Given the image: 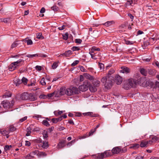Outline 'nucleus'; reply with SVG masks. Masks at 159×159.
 <instances>
[{
  "instance_id": "nucleus-1",
  "label": "nucleus",
  "mask_w": 159,
  "mask_h": 159,
  "mask_svg": "<svg viewBox=\"0 0 159 159\" xmlns=\"http://www.w3.org/2000/svg\"><path fill=\"white\" fill-rule=\"evenodd\" d=\"M114 77L112 76H107L103 77L101 79V82L104 86L105 88L107 89H110L112 85Z\"/></svg>"
},
{
  "instance_id": "nucleus-2",
  "label": "nucleus",
  "mask_w": 159,
  "mask_h": 159,
  "mask_svg": "<svg viewBox=\"0 0 159 159\" xmlns=\"http://www.w3.org/2000/svg\"><path fill=\"white\" fill-rule=\"evenodd\" d=\"M79 93V90L76 87L71 86L69 88H66V94L68 96H71L74 94H77Z\"/></svg>"
},
{
  "instance_id": "nucleus-3",
  "label": "nucleus",
  "mask_w": 159,
  "mask_h": 159,
  "mask_svg": "<svg viewBox=\"0 0 159 159\" xmlns=\"http://www.w3.org/2000/svg\"><path fill=\"white\" fill-rule=\"evenodd\" d=\"M89 85V82L88 80H85L83 84L79 87V90L81 91H85L88 89V86Z\"/></svg>"
},
{
  "instance_id": "nucleus-4",
  "label": "nucleus",
  "mask_w": 159,
  "mask_h": 159,
  "mask_svg": "<svg viewBox=\"0 0 159 159\" xmlns=\"http://www.w3.org/2000/svg\"><path fill=\"white\" fill-rule=\"evenodd\" d=\"M128 82L131 87H134L138 84L139 81L137 80L133 79H128Z\"/></svg>"
},
{
  "instance_id": "nucleus-5",
  "label": "nucleus",
  "mask_w": 159,
  "mask_h": 159,
  "mask_svg": "<svg viewBox=\"0 0 159 159\" xmlns=\"http://www.w3.org/2000/svg\"><path fill=\"white\" fill-rule=\"evenodd\" d=\"M141 85L143 86L144 87H147L149 86L153 87L154 84L150 80H145L143 83L141 84Z\"/></svg>"
},
{
  "instance_id": "nucleus-6",
  "label": "nucleus",
  "mask_w": 159,
  "mask_h": 159,
  "mask_svg": "<svg viewBox=\"0 0 159 159\" xmlns=\"http://www.w3.org/2000/svg\"><path fill=\"white\" fill-rule=\"evenodd\" d=\"M24 61L22 59H20L14 62L11 63V66H14V67L16 68L21 65V64L23 63Z\"/></svg>"
},
{
  "instance_id": "nucleus-7",
  "label": "nucleus",
  "mask_w": 159,
  "mask_h": 159,
  "mask_svg": "<svg viewBox=\"0 0 159 159\" xmlns=\"http://www.w3.org/2000/svg\"><path fill=\"white\" fill-rule=\"evenodd\" d=\"M92 157L95 159H102L104 158V154L103 153L93 155Z\"/></svg>"
},
{
  "instance_id": "nucleus-8",
  "label": "nucleus",
  "mask_w": 159,
  "mask_h": 159,
  "mask_svg": "<svg viewBox=\"0 0 159 159\" xmlns=\"http://www.w3.org/2000/svg\"><path fill=\"white\" fill-rule=\"evenodd\" d=\"M37 99L36 95L34 93L29 94L28 100L31 101L36 100Z\"/></svg>"
},
{
  "instance_id": "nucleus-9",
  "label": "nucleus",
  "mask_w": 159,
  "mask_h": 159,
  "mask_svg": "<svg viewBox=\"0 0 159 159\" xmlns=\"http://www.w3.org/2000/svg\"><path fill=\"white\" fill-rule=\"evenodd\" d=\"M115 81L117 84H120L122 82V78L119 75H117L115 76Z\"/></svg>"
},
{
  "instance_id": "nucleus-10",
  "label": "nucleus",
  "mask_w": 159,
  "mask_h": 159,
  "mask_svg": "<svg viewBox=\"0 0 159 159\" xmlns=\"http://www.w3.org/2000/svg\"><path fill=\"white\" fill-rule=\"evenodd\" d=\"M29 93L27 92H24L21 94L20 98L22 100H28Z\"/></svg>"
},
{
  "instance_id": "nucleus-11",
  "label": "nucleus",
  "mask_w": 159,
  "mask_h": 159,
  "mask_svg": "<svg viewBox=\"0 0 159 159\" xmlns=\"http://www.w3.org/2000/svg\"><path fill=\"white\" fill-rule=\"evenodd\" d=\"M121 70H120V72L123 73H128L129 72V69L126 67H121Z\"/></svg>"
},
{
  "instance_id": "nucleus-12",
  "label": "nucleus",
  "mask_w": 159,
  "mask_h": 159,
  "mask_svg": "<svg viewBox=\"0 0 159 159\" xmlns=\"http://www.w3.org/2000/svg\"><path fill=\"white\" fill-rule=\"evenodd\" d=\"M90 91L92 92H95L97 91V88L93 84H90L89 82V85L88 86Z\"/></svg>"
},
{
  "instance_id": "nucleus-13",
  "label": "nucleus",
  "mask_w": 159,
  "mask_h": 159,
  "mask_svg": "<svg viewBox=\"0 0 159 159\" xmlns=\"http://www.w3.org/2000/svg\"><path fill=\"white\" fill-rule=\"evenodd\" d=\"M3 107L4 108H7L10 107V103L7 100L4 101L2 103Z\"/></svg>"
},
{
  "instance_id": "nucleus-14",
  "label": "nucleus",
  "mask_w": 159,
  "mask_h": 159,
  "mask_svg": "<svg viewBox=\"0 0 159 159\" xmlns=\"http://www.w3.org/2000/svg\"><path fill=\"white\" fill-rule=\"evenodd\" d=\"M84 76L85 78L90 80H93L94 79V77L93 76L90 75L87 73H84Z\"/></svg>"
},
{
  "instance_id": "nucleus-15",
  "label": "nucleus",
  "mask_w": 159,
  "mask_h": 159,
  "mask_svg": "<svg viewBox=\"0 0 159 159\" xmlns=\"http://www.w3.org/2000/svg\"><path fill=\"white\" fill-rule=\"evenodd\" d=\"M121 151V149L118 147L114 148L112 150V153L113 154L119 153Z\"/></svg>"
},
{
  "instance_id": "nucleus-16",
  "label": "nucleus",
  "mask_w": 159,
  "mask_h": 159,
  "mask_svg": "<svg viewBox=\"0 0 159 159\" xmlns=\"http://www.w3.org/2000/svg\"><path fill=\"white\" fill-rule=\"evenodd\" d=\"M22 83L21 80L17 78H15L14 80V84H15L16 86H18L20 84Z\"/></svg>"
},
{
  "instance_id": "nucleus-17",
  "label": "nucleus",
  "mask_w": 159,
  "mask_h": 159,
  "mask_svg": "<svg viewBox=\"0 0 159 159\" xmlns=\"http://www.w3.org/2000/svg\"><path fill=\"white\" fill-rule=\"evenodd\" d=\"M148 72L151 76H153L156 74V71L154 69H148Z\"/></svg>"
},
{
  "instance_id": "nucleus-18",
  "label": "nucleus",
  "mask_w": 159,
  "mask_h": 159,
  "mask_svg": "<svg viewBox=\"0 0 159 159\" xmlns=\"http://www.w3.org/2000/svg\"><path fill=\"white\" fill-rule=\"evenodd\" d=\"M148 69L147 68H141L140 70V72L141 74L144 76H146L147 74Z\"/></svg>"
},
{
  "instance_id": "nucleus-19",
  "label": "nucleus",
  "mask_w": 159,
  "mask_h": 159,
  "mask_svg": "<svg viewBox=\"0 0 159 159\" xmlns=\"http://www.w3.org/2000/svg\"><path fill=\"white\" fill-rule=\"evenodd\" d=\"M59 93L61 95L66 94V88L64 87L61 88L59 90Z\"/></svg>"
},
{
  "instance_id": "nucleus-20",
  "label": "nucleus",
  "mask_w": 159,
  "mask_h": 159,
  "mask_svg": "<svg viewBox=\"0 0 159 159\" xmlns=\"http://www.w3.org/2000/svg\"><path fill=\"white\" fill-rule=\"evenodd\" d=\"M123 88L126 89H128L131 88V86L128 83V80L125 82L123 85Z\"/></svg>"
},
{
  "instance_id": "nucleus-21",
  "label": "nucleus",
  "mask_w": 159,
  "mask_h": 159,
  "mask_svg": "<svg viewBox=\"0 0 159 159\" xmlns=\"http://www.w3.org/2000/svg\"><path fill=\"white\" fill-rule=\"evenodd\" d=\"M1 133L4 136H6L7 138L9 137V136L7 135L9 133L8 130L5 129L1 131Z\"/></svg>"
},
{
  "instance_id": "nucleus-22",
  "label": "nucleus",
  "mask_w": 159,
  "mask_h": 159,
  "mask_svg": "<svg viewBox=\"0 0 159 159\" xmlns=\"http://www.w3.org/2000/svg\"><path fill=\"white\" fill-rule=\"evenodd\" d=\"M98 32L97 30H94L93 32L91 33L92 36L94 38H97L98 36Z\"/></svg>"
},
{
  "instance_id": "nucleus-23",
  "label": "nucleus",
  "mask_w": 159,
  "mask_h": 159,
  "mask_svg": "<svg viewBox=\"0 0 159 159\" xmlns=\"http://www.w3.org/2000/svg\"><path fill=\"white\" fill-rule=\"evenodd\" d=\"M62 119V117H60L57 118H52V120L53 123H56L58 121H61Z\"/></svg>"
},
{
  "instance_id": "nucleus-24",
  "label": "nucleus",
  "mask_w": 159,
  "mask_h": 159,
  "mask_svg": "<svg viewBox=\"0 0 159 159\" xmlns=\"http://www.w3.org/2000/svg\"><path fill=\"white\" fill-rule=\"evenodd\" d=\"M148 143L147 141H142L139 145L141 148L147 147L148 146Z\"/></svg>"
},
{
  "instance_id": "nucleus-25",
  "label": "nucleus",
  "mask_w": 159,
  "mask_h": 159,
  "mask_svg": "<svg viewBox=\"0 0 159 159\" xmlns=\"http://www.w3.org/2000/svg\"><path fill=\"white\" fill-rule=\"evenodd\" d=\"M104 154V157L111 156L112 154L110 151H106L103 153Z\"/></svg>"
},
{
  "instance_id": "nucleus-26",
  "label": "nucleus",
  "mask_w": 159,
  "mask_h": 159,
  "mask_svg": "<svg viewBox=\"0 0 159 159\" xmlns=\"http://www.w3.org/2000/svg\"><path fill=\"white\" fill-rule=\"evenodd\" d=\"M38 151L35 150L30 152L29 154L27 155V157L28 156L34 157L33 156L36 154L38 155Z\"/></svg>"
},
{
  "instance_id": "nucleus-27",
  "label": "nucleus",
  "mask_w": 159,
  "mask_h": 159,
  "mask_svg": "<svg viewBox=\"0 0 159 159\" xmlns=\"http://www.w3.org/2000/svg\"><path fill=\"white\" fill-rule=\"evenodd\" d=\"M72 53L71 51V50H68L65 52L63 53L62 54H60L59 56H61L62 55H65L66 57L68 56L69 54H71Z\"/></svg>"
},
{
  "instance_id": "nucleus-28",
  "label": "nucleus",
  "mask_w": 159,
  "mask_h": 159,
  "mask_svg": "<svg viewBox=\"0 0 159 159\" xmlns=\"http://www.w3.org/2000/svg\"><path fill=\"white\" fill-rule=\"evenodd\" d=\"M42 147L44 148H47L48 147V143L46 141H43L42 143Z\"/></svg>"
},
{
  "instance_id": "nucleus-29",
  "label": "nucleus",
  "mask_w": 159,
  "mask_h": 159,
  "mask_svg": "<svg viewBox=\"0 0 159 159\" xmlns=\"http://www.w3.org/2000/svg\"><path fill=\"white\" fill-rule=\"evenodd\" d=\"M114 22L113 21H108L103 24L104 25L106 26H109L114 24Z\"/></svg>"
},
{
  "instance_id": "nucleus-30",
  "label": "nucleus",
  "mask_w": 159,
  "mask_h": 159,
  "mask_svg": "<svg viewBox=\"0 0 159 159\" xmlns=\"http://www.w3.org/2000/svg\"><path fill=\"white\" fill-rule=\"evenodd\" d=\"M31 126H29L27 127L26 129L27 133L26 134V136H29L30 135L31 133Z\"/></svg>"
},
{
  "instance_id": "nucleus-31",
  "label": "nucleus",
  "mask_w": 159,
  "mask_h": 159,
  "mask_svg": "<svg viewBox=\"0 0 159 159\" xmlns=\"http://www.w3.org/2000/svg\"><path fill=\"white\" fill-rule=\"evenodd\" d=\"M100 81L98 80H96L94 81L93 83V84L96 87H99L100 85Z\"/></svg>"
},
{
  "instance_id": "nucleus-32",
  "label": "nucleus",
  "mask_w": 159,
  "mask_h": 159,
  "mask_svg": "<svg viewBox=\"0 0 159 159\" xmlns=\"http://www.w3.org/2000/svg\"><path fill=\"white\" fill-rule=\"evenodd\" d=\"M65 141H63L60 142L58 144V146L59 148H63L65 146Z\"/></svg>"
},
{
  "instance_id": "nucleus-33",
  "label": "nucleus",
  "mask_w": 159,
  "mask_h": 159,
  "mask_svg": "<svg viewBox=\"0 0 159 159\" xmlns=\"http://www.w3.org/2000/svg\"><path fill=\"white\" fill-rule=\"evenodd\" d=\"M8 129V131L9 132H13L15 131L16 130V128L13 125H11L9 126Z\"/></svg>"
},
{
  "instance_id": "nucleus-34",
  "label": "nucleus",
  "mask_w": 159,
  "mask_h": 159,
  "mask_svg": "<svg viewBox=\"0 0 159 159\" xmlns=\"http://www.w3.org/2000/svg\"><path fill=\"white\" fill-rule=\"evenodd\" d=\"M10 20V19L8 18H1L0 19V22H4L5 23H8Z\"/></svg>"
},
{
  "instance_id": "nucleus-35",
  "label": "nucleus",
  "mask_w": 159,
  "mask_h": 159,
  "mask_svg": "<svg viewBox=\"0 0 159 159\" xmlns=\"http://www.w3.org/2000/svg\"><path fill=\"white\" fill-rule=\"evenodd\" d=\"M24 41L25 43H26L28 45H32L33 44V42L31 39H24Z\"/></svg>"
},
{
  "instance_id": "nucleus-36",
  "label": "nucleus",
  "mask_w": 159,
  "mask_h": 159,
  "mask_svg": "<svg viewBox=\"0 0 159 159\" xmlns=\"http://www.w3.org/2000/svg\"><path fill=\"white\" fill-rule=\"evenodd\" d=\"M140 146V145L139 144H133L131 147H130V148H133L134 149H137L139 148Z\"/></svg>"
},
{
  "instance_id": "nucleus-37",
  "label": "nucleus",
  "mask_w": 159,
  "mask_h": 159,
  "mask_svg": "<svg viewBox=\"0 0 159 159\" xmlns=\"http://www.w3.org/2000/svg\"><path fill=\"white\" fill-rule=\"evenodd\" d=\"M39 55L38 54H37L32 55L28 54L26 55V57L30 58H32L34 57H38Z\"/></svg>"
},
{
  "instance_id": "nucleus-38",
  "label": "nucleus",
  "mask_w": 159,
  "mask_h": 159,
  "mask_svg": "<svg viewBox=\"0 0 159 159\" xmlns=\"http://www.w3.org/2000/svg\"><path fill=\"white\" fill-rule=\"evenodd\" d=\"M99 67L100 69V70H103L104 68V65L101 63L99 62L98 63Z\"/></svg>"
},
{
  "instance_id": "nucleus-39",
  "label": "nucleus",
  "mask_w": 159,
  "mask_h": 159,
  "mask_svg": "<svg viewBox=\"0 0 159 159\" xmlns=\"http://www.w3.org/2000/svg\"><path fill=\"white\" fill-rule=\"evenodd\" d=\"M37 38L39 39H42L43 38V36H42L41 33H39L37 34Z\"/></svg>"
},
{
  "instance_id": "nucleus-40",
  "label": "nucleus",
  "mask_w": 159,
  "mask_h": 159,
  "mask_svg": "<svg viewBox=\"0 0 159 159\" xmlns=\"http://www.w3.org/2000/svg\"><path fill=\"white\" fill-rule=\"evenodd\" d=\"M42 123L43 124L46 126H48L50 125L49 123L46 120H43V121Z\"/></svg>"
},
{
  "instance_id": "nucleus-41",
  "label": "nucleus",
  "mask_w": 159,
  "mask_h": 159,
  "mask_svg": "<svg viewBox=\"0 0 159 159\" xmlns=\"http://www.w3.org/2000/svg\"><path fill=\"white\" fill-rule=\"evenodd\" d=\"M21 81H22V83H23L25 85L27 84L28 80L25 78L23 77Z\"/></svg>"
},
{
  "instance_id": "nucleus-42",
  "label": "nucleus",
  "mask_w": 159,
  "mask_h": 159,
  "mask_svg": "<svg viewBox=\"0 0 159 159\" xmlns=\"http://www.w3.org/2000/svg\"><path fill=\"white\" fill-rule=\"evenodd\" d=\"M38 155L40 156H45L46 154L44 152H39L38 151Z\"/></svg>"
},
{
  "instance_id": "nucleus-43",
  "label": "nucleus",
  "mask_w": 159,
  "mask_h": 159,
  "mask_svg": "<svg viewBox=\"0 0 159 159\" xmlns=\"http://www.w3.org/2000/svg\"><path fill=\"white\" fill-rule=\"evenodd\" d=\"M63 38L65 40H66L68 37V34L67 32H66L64 34L62 35Z\"/></svg>"
},
{
  "instance_id": "nucleus-44",
  "label": "nucleus",
  "mask_w": 159,
  "mask_h": 159,
  "mask_svg": "<svg viewBox=\"0 0 159 159\" xmlns=\"http://www.w3.org/2000/svg\"><path fill=\"white\" fill-rule=\"evenodd\" d=\"M12 147V146L11 145H6L5 146L4 148L5 151H7V150H10Z\"/></svg>"
},
{
  "instance_id": "nucleus-45",
  "label": "nucleus",
  "mask_w": 159,
  "mask_h": 159,
  "mask_svg": "<svg viewBox=\"0 0 159 159\" xmlns=\"http://www.w3.org/2000/svg\"><path fill=\"white\" fill-rule=\"evenodd\" d=\"M115 72V70L113 69H111L108 71V75L110 76Z\"/></svg>"
},
{
  "instance_id": "nucleus-46",
  "label": "nucleus",
  "mask_w": 159,
  "mask_h": 159,
  "mask_svg": "<svg viewBox=\"0 0 159 159\" xmlns=\"http://www.w3.org/2000/svg\"><path fill=\"white\" fill-rule=\"evenodd\" d=\"M18 44V43H17L16 42H15L13 43L11 46V48H13L16 47L17 45Z\"/></svg>"
},
{
  "instance_id": "nucleus-47",
  "label": "nucleus",
  "mask_w": 159,
  "mask_h": 159,
  "mask_svg": "<svg viewBox=\"0 0 159 159\" xmlns=\"http://www.w3.org/2000/svg\"><path fill=\"white\" fill-rule=\"evenodd\" d=\"M133 1L132 0H128L125 3L126 6L132 5Z\"/></svg>"
},
{
  "instance_id": "nucleus-48",
  "label": "nucleus",
  "mask_w": 159,
  "mask_h": 159,
  "mask_svg": "<svg viewBox=\"0 0 159 159\" xmlns=\"http://www.w3.org/2000/svg\"><path fill=\"white\" fill-rule=\"evenodd\" d=\"M96 131V130L94 129H92L90 131L89 133V135L88 136H89L92 135L93 133Z\"/></svg>"
},
{
  "instance_id": "nucleus-49",
  "label": "nucleus",
  "mask_w": 159,
  "mask_h": 159,
  "mask_svg": "<svg viewBox=\"0 0 159 159\" xmlns=\"http://www.w3.org/2000/svg\"><path fill=\"white\" fill-rule=\"evenodd\" d=\"M75 142V140H72V141L69 142V143H68L67 144V146L68 147H70L71 146L72 144L73 143H74Z\"/></svg>"
},
{
  "instance_id": "nucleus-50",
  "label": "nucleus",
  "mask_w": 159,
  "mask_h": 159,
  "mask_svg": "<svg viewBox=\"0 0 159 159\" xmlns=\"http://www.w3.org/2000/svg\"><path fill=\"white\" fill-rule=\"evenodd\" d=\"M125 42L126 44L127 45H131L134 43V42L133 41H130L128 40H125Z\"/></svg>"
},
{
  "instance_id": "nucleus-51",
  "label": "nucleus",
  "mask_w": 159,
  "mask_h": 159,
  "mask_svg": "<svg viewBox=\"0 0 159 159\" xmlns=\"http://www.w3.org/2000/svg\"><path fill=\"white\" fill-rule=\"evenodd\" d=\"M158 139L157 137L156 136H153L152 139V140L153 142L157 141Z\"/></svg>"
},
{
  "instance_id": "nucleus-52",
  "label": "nucleus",
  "mask_w": 159,
  "mask_h": 159,
  "mask_svg": "<svg viewBox=\"0 0 159 159\" xmlns=\"http://www.w3.org/2000/svg\"><path fill=\"white\" fill-rule=\"evenodd\" d=\"M73 51H78L80 50V48L78 47L74 46L71 49Z\"/></svg>"
},
{
  "instance_id": "nucleus-53",
  "label": "nucleus",
  "mask_w": 159,
  "mask_h": 159,
  "mask_svg": "<svg viewBox=\"0 0 159 159\" xmlns=\"http://www.w3.org/2000/svg\"><path fill=\"white\" fill-rule=\"evenodd\" d=\"M41 117L40 115L35 114L33 116V118L38 120L39 118H41Z\"/></svg>"
},
{
  "instance_id": "nucleus-54",
  "label": "nucleus",
  "mask_w": 159,
  "mask_h": 159,
  "mask_svg": "<svg viewBox=\"0 0 159 159\" xmlns=\"http://www.w3.org/2000/svg\"><path fill=\"white\" fill-rule=\"evenodd\" d=\"M40 83L42 85H45L46 84V83L45 81V79L44 78H43L40 81Z\"/></svg>"
},
{
  "instance_id": "nucleus-55",
  "label": "nucleus",
  "mask_w": 159,
  "mask_h": 159,
  "mask_svg": "<svg viewBox=\"0 0 159 159\" xmlns=\"http://www.w3.org/2000/svg\"><path fill=\"white\" fill-rule=\"evenodd\" d=\"M75 42L77 43L80 44L82 43V40L80 39H77L75 40Z\"/></svg>"
},
{
  "instance_id": "nucleus-56",
  "label": "nucleus",
  "mask_w": 159,
  "mask_h": 159,
  "mask_svg": "<svg viewBox=\"0 0 159 159\" xmlns=\"http://www.w3.org/2000/svg\"><path fill=\"white\" fill-rule=\"evenodd\" d=\"M93 53V52H89V54H90L91 56V58H92L93 59L96 60V59H97V58L95 57V56H94V54Z\"/></svg>"
},
{
  "instance_id": "nucleus-57",
  "label": "nucleus",
  "mask_w": 159,
  "mask_h": 159,
  "mask_svg": "<svg viewBox=\"0 0 159 159\" xmlns=\"http://www.w3.org/2000/svg\"><path fill=\"white\" fill-rule=\"evenodd\" d=\"M43 137L44 139H46L48 137V134L47 132L44 131L43 133Z\"/></svg>"
},
{
  "instance_id": "nucleus-58",
  "label": "nucleus",
  "mask_w": 159,
  "mask_h": 159,
  "mask_svg": "<svg viewBox=\"0 0 159 159\" xmlns=\"http://www.w3.org/2000/svg\"><path fill=\"white\" fill-rule=\"evenodd\" d=\"M51 9L54 11H57L58 9V8L56 6H54L51 7Z\"/></svg>"
},
{
  "instance_id": "nucleus-59",
  "label": "nucleus",
  "mask_w": 159,
  "mask_h": 159,
  "mask_svg": "<svg viewBox=\"0 0 159 159\" xmlns=\"http://www.w3.org/2000/svg\"><path fill=\"white\" fill-rule=\"evenodd\" d=\"M79 62V61L78 60H75V61L71 64V66H74L78 63Z\"/></svg>"
},
{
  "instance_id": "nucleus-60",
  "label": "nucleus",
  "mask_w": 159,
  "mask_h": 159,
  "mask_svg": "<svg viewBox=\"0 0 159 159\" xmlns=\"http://www.w3.org/2000/svg\"><path fill=\"white\" fill-rule=\"evenodd\" d=\"M57 63L56 62H54L52 65V67L53 69H54L57 68Z\"/></svg>"
},
{
  "instance_id": "nucleus-61",
  "label": "nucleus",
  "mask_w": 159,
  "mask_h": 159,
  "mask_svg": "<svg viewBox=\"0 0 159 159\" xmlns=\"http://www.w3.org/2000/svg\"><path fill=\"white\" fill-rule=\"evenodd\" d=\"M27 118V117L25 116V117L20 119L19 120V121H20V122H22L24 121H25V120H26Z\"/></svg>"
},
{
  "instance_id": "nucleus-62",
  "label": "nucleus",
  "mask_w": 159,
  "mask_h": 159,
  "mask_svg": "<svg viewBox=\"0 0 159 159\" xmlns=\"http://www.w3.org/2000/svg\"><path fill=\"white\" fill-rule=\"evenodd\" d=\"M15 67H14V66H11V64L9 66V69L10 71H12L15 69Z\"/></svg>"
},
{
  "instance_id": "nucleus-63",
  "label": "nucleus",
  "mask_w": 159,
  "mask_h": 159,
  "mask_svg": "<svg viewBox=\"0 0 159 159\" xmlns=\"http://www.w3.org/2000/svg\"><path fill=\"white\" fill-rule=\"evenodd\" d=\"M66 26V25H62L61 27H58V29L60 30H62L65 28Z\"/></svg>"
},
{
  "instance_id": "nucleus-64",
  "label": "nucleus",
  "mask_w": 159,
  "mask_h": 159,
  "mask_svg": "<svg viewBox=\"0 0 159 159\" xmlns=\"http://www.w3.org/2000/svg\"><path fill=\"white\" fill-rule=\"evenodd\" d=\"M79 68L80 69V70L83 72L85 71V69L82 66H79Z\"/></svg>"
}]
</instances>
